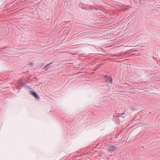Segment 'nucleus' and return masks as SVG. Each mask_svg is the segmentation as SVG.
<instances>
[{
	"label": "nucleus",
	"instance_id": "f257e3e1",
	"mask_svg": "<svg viewBox=\"0 0 160 160\" xmlns=\"http://www.w3.org/2000/svg\"><path fill=\"white\" fill-rule=\"evenodd\" d=\"M105 79L106 81L110 84H112V78L111 76H105Z\"/></svg>",
	"mask_w": 160,
	"mask_h": 160
},
{
	"label": "nucleus",
	"instance_id": "f03ea898",
	"mask_svg": "<svg viewBox=\"0 0 160 160\" xmlns=\"http://www.w3.org/2000/svg\"><path fill=\"white\" fill-rule=\"evenodd\" d=\"M30 92L31 94L33 95L37 100H39V96L35 92H34L32 90H31Z\"/></svg>",
	"mask_w": 160,
	"mask_h": 160
},
{
	"label": "nucleus",
	"instance_id": "7ed1b4c3",
	"mask_svg": "<svg viewBox=\"0 0 160 160\" xmlns=\"http://www.w3.org/2000/svg\"><path fill=\"white\" fill-rule=\"evenodd\" d=\"M117 148L116 146L111 145L109 147L108 150L110 152H112L115 151Z\"/></svg>",
	"mask_w": 160,
	"mask_h": 160
},
{
	"label": "nucleus",
	"instance_id": "20e7f679",
	"mask_svg": "<svg viewBox=\"0 0 160 160\" xmlns=\"http://www.w3.org/2000/svg\"><path fill=\"white\" fill-rule=\"evenodd\" d=\"M52 62H51V63H49L48 64H47L46 65H45L44 67V68L42 69H43L44 68H46L45 70H47V69H48V68H49V65H51Z\"/></svg>",
	"mask_w": 160,
	"mask_h": 160
},
{
	"label": "nucleus",
	"instance_id": "39448f33",
	"mask_svg": "<svg viewBox=\"0 0 160 160\" xmlns=\"http://www.w3.org/2000/svg\"><path fill=\"white\" fill-rule=\"evenodd\" d=\"M34 63L32 62H31L29 64V65H30L31 66H32L33 65Z\"/></svg>",
	"mask_w": 160,
	"mask_h": 160
},
{
	"label": "nucleus",
	"instance_id": "423d86ee",
	"mask_svg": "<svg viewBox=\"0 0 160 160\" xmlns=\"http://www.w3.org/2000/svg\"><path fill=\"white\" fill-rule=\"evenodd\" d=\"M127 53V52H126L124 53V55H125Z\"/></svg>",
	"mask_w": 160,
	"mask_h": 160
}]
</instances>
